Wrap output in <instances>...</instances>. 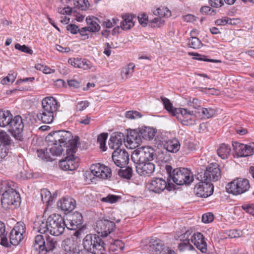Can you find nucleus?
<instances>
[{
  "label": "nucleus",
  "instance_id": "nucleus-1",
  "mask_svg": "<svg viewBox=\"0 0 254 254\" xmlns=\"http://www.w3.org/2000/svg\"><path fill=\"white\" fill-rule=\"evenodd\" d=\"M50 147V151L54 155H60L64 149L66 147V151L72 150L75 152L77 149V141L72 139V134L66 130H58L51 132L46 138Z\"/></svg>",
  "mask_w": 254,
  "mask_h": 254
},
{
  "label": "nucleus",
  "instance_id": "nucleus-2",
  "mask_svg": "<svg viewBox=\"0 0 254 254\" xmlns=\"http://www.w3.org/2000/svg\"><path fill=\"white\" fill-rule=\"evenodd\" d=\"M35 226H37V231L41 234L48 232L52 235L58 236L63 233L66 224L61 215L53 214L48 217L45 222L38 221L35 223Z\"/></svg>",
  "mask_w": 254,
  "mask_h": 254
},
{
  "label": "nucleus",
  "instance_id": "nucleus-3",
  "mask_svg": "<svg viewBox=\"0 0 254 254\" xmlns=\"http://www.w3.org/2000/svg\"><path fill=\"white\" fill-rule=\"evenodd\" d=\"M180 240L181 243L178 248L181 251L192 250L193 247L190 242L193 243L201 253H205L207 251V244L204 236L201 233H193L192 231H187L180 236Z\"/></svg>",
  "mask_w": 254,
  "mask_h": 254
},
{
  "label": "nucleus",
  "instance_id": "nucleus-4",
  "mask_svg": "<svg viewBox=\"0 0 254 254\" xmlns=\"http://www.w3.org/2000/svg\"><path fill=\"white\" fill-rule=\"evenodd\" d=\"M1 192H2L1 197L2 207L7 209H14L20 205L21 198L19 193L15 190L13 183L7 181L3 182L1 184Z\"/></svg>",
  "mask_w": 254,
  "mask_h": 254
},
{
  "label": "nucleus",
  "instance_id": "nucleus-5",
  "mask_svg": "<svg viewBox=\"0 0 254 254\" xmlns=\"http://www.w3.org/2000/svg\"><path fill=\"white\" fill-rule=\"evenodd\" d=\"M59 105L55 98L47 97L42 101V110L37 115L38 119L44 124H51L56 116Z\"/></svg>",
  "mask_w": 254,
  "mask_h": 254
},
{
  "label": "nucleus",
  "instance_id": "nucleus-6",
  "mask_svg": "<svg viewBox=\"0 0 254 254\" xmlns=\"http://www.w3.org/2000/svg\"><path fill=\"white\" fill-rule=\"evenodd\" d=\"M165 169L168 174V182L172 180L178 185H189L193 181V177L190 171L187 168L173 169L170 165H167ZM170 183L168 182V187Z\"/></svg>",
  "mask_w": 254,
  "mask_h": 254
},
{
  "label": "nucleus",
  "instance_id": "nucleus-7",
  "mask_svg": "<svg viewBox=\"0 0 254 254\" xmlns=\"http://www.w3.org/2000/svg\"><path fill=\"white\" fill-rule=\"evenodd\" d=\"M84 250L88 254H105L104 241L96 234L87 235L83 240Z\"/></svg>",
  "mask_w": 254,
  "mask_h": 254
},
{
  "label": "nucleus",
  "instance_id": "nucleus-8",
  "mask_svg": "<svg viewBox=\"0 0 254 254\" xmlns=\"http://www.w3.org/2000/svg\"><path fill=\"white\" fill-rule=\"evenodd\" d=\"M25 119H22L20 116H16L10 121L9 125L8 126L9 130L11 132L12 135L17 140L22 141L23 138L21 134L22 133L24 127L23 121L25 120L26 123L28 124H33L32 119L34 117L30 114H25L24 116Z\"/></svg>",
  "mask_w": 254,
  "mask_h": 254
},
{
  "label": "nucleus",
  "instance_id": "nucleus-9",
  "mask_svg": "<svg viewBox=\"0 0 254 254\" xmlns=\"http://www.w3.org/2000/svg\"><path fill=\"white\" fill-rule=\"evenodd\" d=\"M56 243L55 239L49 236L45 235L44 238L43 235H38L35 237L33 248L38 254H47L54 250Z\"/></svg>",
  "mask_w": 254,
  "mask_h": 254
},
{
  "label": "nucleus",
  "instance_id": "nucleus-10",
  "mask_svg": "<svg viewBox=\"0 0 254 254\" xmlns=\"http://www.w3.org/2000/svg\"><path fill=\"white\" fill-rule=\"evenodd\" d=\"M155 157V150L153 148L144 146L134 150L131 159L134 163L139 164L151 161Z\"/></svg>",
  "mask_w": 254,
  "mask_h": 254
},
{
  "label": "nucleus",
  "instance_id": "nucleus-11",
  "mask_svg": "<svg viewBox=\"0 0 254 254\" xmlns=\"http://www.w3.org/2000/svg\"><path fill=\"white\" fill-rule=\"evenodd\" d=\"M250 188V185L248 180L239 178L229 183L226 187V189L228 192L234 195H238L247 191Z\"/></svg>",
  "mask_w": 254,
  "mask_h": 254
},
{
  "label": "nucleus",
  "instance_id": "nucleus-12",
  "mask_svg": "<svg viewBox=\"0 0 254 254\" xmlns=\"http://www.w3.org/2000/svg\"><path fill=\"white\" fill-rule=\"evenodd\" d=\"M86 176H89L90 180L93 182L91 176H94L99 178L108 179L111 177V169L100 163L93 164L90 167V173H86Z\"/></svg>",
  "mask_w": 254,
  "mask_h": 254
},
{
  "label": "nucleus",
  "instance_id": "nucleus-13",
  "mask_svg": "<svg viewBox=\"0 0 254 254\" xmlns=\"http://www.w3.org/2000/svg\"><path fill=\"white\" fill-rule=\"evenodd\" d=\"M26 226L21 221L18 222L11 231L9 236L10 243L14 246L18 245L24 238Z\"/></svg>",
  "mask_w": 254,
  "mask_h": 254
},
{
  "label": "nucleus",
  "instance_id": "nucleus-14",
  "mask_svg": "<svg viewBox=\"0 0 254 254\" xmlns=\"http://www.w3.org/2000/svg\"><path fill=\"white\" fill-rule=\"evenodd\" d=\"M72 150L66 151L67 156L65 159L60 162L59 166L60 168L64 171H73L75 170L79 166V159L74 156V153Z\"/></svg>",
  "mask_w": 254,
  "mask_h": 254
},
{
  "label": "nucleus",
  "instance_id": "nucleus-15",
  "mask_svg": "<svg viewBox=\"0 0 254 254\" xmlns=\"http://www.w3.org/2000/svg\"><path fill=\"white\" fill-rule=\"evenodd\" d=\"M176 111H178L179 112L176 117L183 125L192 126L195 124V116L197 113L195 112V111L193 112L184 108H181L180 110Z\"/></svg>",
  "mask_w": 254,
  "mask_h": 254
},
{
  "label": "nucleus",
  "instance_id": "nucleus-16",
  "mask_svg": "<svg viewBox=\"0 0 254 254\" xmlns=\"http://www.w3.org/2000/svg\"><path fill=\"white\" fill-rule=\"evenodd\" d=\"M141 137L139 129L127 130L125 142L127 147L131 149L137 147L141 143Z\"/></svg>",
  "mask_w": 254,
  "mask_h": 254
},
{
  "label": "nucleus",
  "instance_id": "nucleus-17",
  "mask_svg": "<svg viewBox=\"0 0 254 254\" xmlns=\"http://www.w3.org/2000/svg\"><path fill=\"white\" fill-rule=\"evenodd\" d=\"M115 226L113 221L106 219L99 220L96 223L94 229L97 233L101 234V236L106 237L114 230Z\"/></svg>",
  "mask_w": 254,
  "mask_h": 254
},
{
  "label": "nucleus",
  "instance_id": "nucleus-18",
  "mask_svg": "<svg viewBox=\"0 0 254 254\" xmlns=\"http://www.w3.org/2000/svg\"><path fill=\"white\" fill-rule=\"evenodd\" d=\"M213 190L212 184L204 180L195 185L194 192L198 197H207L212 194Z\"/></svg>",
  "mask_w": 254,
  "mask_h": 254
},
{
  "label": "nucleus",
  "instance_id": "nucleus-19",
  "mask_svg": "<svg viewBox=\"0 0 254 254\" xmlns=\"http://www.w3.org/2000/svg\"><path fill=\"white\" fill-rule=\"evenodd\" d=\"M221 177L220 169L216 163H212L207 168L204 173V180L211 183L218 181Z\"/></svg>",
  "mask_w": 254,
  "mask_h": 254
},
{
  "label": "nucleus",
  "instance_id": "nucleus-20",
  "mask_svg": "<svg viewBox=\"0 0 254 254\" xmlns=\"http://www.w3.org/2000/svg\"><path fill=\"white\" fill-rule=\"evenodd\" d=\"M83 218L81 213L75 211L67 216L66 227L69 230H76L82 226Z\"/></svg>",
  "mask_w": 254,
  "mask_h": 254
},
{
  "label": "nucleus",
  "instance_id": "nucleus-21",
  "mask_svg": "<svg viewBox=\"0 0 254 254\" xmlns=\"http://www.w3.org/2000/svg\"><path fill=\"white\" fill-rule=\"evenodd\" d=\"M112 159L116 166L122 168L128 163L129 155L125 149L115 150L112 153Z\"/></svg>",
  "mask_w": 254,
  "mask_h": 254
},
{
  "label": "nucleus",
  "instance_id": "nucleus-22",
  "mask_svg": "<svg viewBox=\"0 0 254 254\" xmlns=\"http://www.w3.org/2000/svg\"><path fill=\"white\" fill-rule=\"evenodd\" d=\"M166 188L169 189L167 186L166 182L163 179L159 178H153L148 184V189L150 191L159 193Z\"/></svg>",
  "mask_w": 254,
  "mask_h": 254
},
{
  "label": "nucleus",
  "instance_id": "nucleus-23",
  "mask_svg": "<svg viewBox=\"0 0 254 254\" xmlns=\"http://www.w3.org/2000/svg\"><path fill=\"white\" fill-rule=\"evenodd\" d=\"M123 141H125L124 133L121 132H115L112 134L109 141V148L112 149H120Z\"/></svg>",
  "mask_w": 254,
  "mask_h": 254
},
{
  "label": "nucleus",
  "instance_id": "nucleus-24",
  "mask_svg": "<svg viewBox=\"0 0 254 254\" xmlns=\"http://www.w3.org/2000/svg\"><path fill=\"white\" fill-rule=\"evenodd\" d=\"M146 247V249L156 254H161L166 248L163 242L156 238H151Z\"/></svg>",
  "mask_w": 254,
  "mask_h": 254
},
{
  "label": "nucleus",
  "instance_id": "nucleus-25",
  "mask_svg": "<svg viewBox=\"0 0 254 254\" xmlns=\"http://www.w3.org/2000/svg\"><path fill=\"white\" fill-rule=\"evenodd\" d=\"M136 170L137 173L141 176H150L155 170V165L150 162L136 164Z\"/></svg>",
  "mask_w": 254,
  "mask_h": 254
},
{
  "label": "nucleus",
  "instance_id": "nucleus-26",
  "mask_svg": "<svg viewBox=\"0 0 254 254\" xmlns=\"http://www.w3.org/2000/svg\"><path fill=\"white\" fill-rule=\"evenodd\" d=\"M233 147L238 157H246L253 154V149L250 146L235 142L233 143Z\"/></svg>",
  "mask_w": 254,
  "mask_h": 254
},
{
  "label": "nucleus",
  "instance_id": "nucleus-27",
  "mask_svg": "<svg viewBox=\"0 0 254 254\" xmlns=\"http://www.w3.org/2000/svg\"><path fill=\"white\" fill-rule=\"evenodd\" d=\"M76 205V201L71 197H64L57 202V207L62 210L69 212L73 210Z\"/></svg>",
  "mask_w": 254,
  "mask_h": 254
},
{
  "label": "nucleus",
  "instance_id": "nucleus-28",
  "mask_svg": "<svg viewBox=\"0 0 254 254\" xmlns=\"http://www.w3.org/2000/svg\"><path fill=\"white\" fill-rule=\"evenodd\" d=\"M68 63L74 67L81 68L84 70L90 69L92 70H95V68L92 66L91 63L85 59L82 60L81 59L78 58H71L68 60Z\"/></svg>",
  "mask_w": 254,
  "mask_h": 254
},
{
  "label": "nucleus",
  "instance_id": "nucleus-29",
  "mask_svg": "<svg viewBox=\"0 0 254 254\" xmlns=\"http://www.w3.org/2000/svg\"><path fill=\"white\" fill-rule=\"evenodd\" d=\"M163 147L168 152L177 153L180 149V143L178 139L174 138L164 140L162 142Z\"/></svg>",
  "mask_w": 254,
  "mask_h": 254
},
{
  "label": "nucleus",
  "instance_id": "nucleus-30",
  "mask_svg": "<svg viewBox=\"0 0 254 254\" xmlns=\"http://www.w3.org/2000/svg\"><path fill=\"white\" fill-rule=\"evenodd\" d=\"M62 247L67 253L72 254H88L85 250H79L76 249L74 243L70 240H65L63 242Z\"/></svg>",
  "mask_w": 254,
  "mask_h": 254
},
{
  "label": "nucleus",
  "instance_id": "nucleus-31",
  "mask_svg": "<svg viewBox=\"0 0 254 254\" xmlns=\"http://www.w3.org/2000/svg\"><path fill=\"white\" fill-rule=\"evenodd\" d=\"M134 18H136V17L130 14H127L123 15V20L120 23L122 29L127 30L132 27L134 25Z\"/></svg>",
  "mask_w": 254,
  "mask_h": 254
},
{
  "label": "nucleus",
  "instance_id": "nucleus-32",
  "mask_svg": "<svg viewBox=\"0 0 254 254\" xmlns=\"http://www.w3.org/2000/svg\"><path fill=\"white\" fill-rule=\"evenodd\" d=\"M12 115L10 113V111H0V127H5L8 126L12 119Z\"/></svg>",
  "mask_w": 254,
  "mask_h": 254
},
{
  "label": "nucleus",
  "instance_id": "nucleus-33",
  "mask_svg": "<svg viewBox=\"0 0 254 254\" xmlns=\"http://www.w3.org/2000/svg\"><path fill=\"white\" fill-rule=\"evenodd\" d=\"M139 129L141 138H143L146 140H152L154 137L156 133L154 128L150 127H144Z\"/></svg>",
  "mask_w": 254,
  "mask_h": 254
},
{
  "label": "nucleus",
  "instance_id": "nucleus-34",
  "mask_svg": "<svg viewBox=\"0 0 254 254\" xmlns=\"http://www.w3.org/2000/svg\"><path fill=\"white\" fill-rule=\"evenodd\" d=\"M198 117L201 119H209L212 117L216 113L215 110L211 108H201L199 111H195Z\"/></svg>",
  "mask_w": 254,
  "mask_h": 254
},
{
  "label": "nucleus",
  "instance_id": "nucleus-35",
  "mask_svg": "<svg viewBox=\"0 0 254 254\" xmlns=\"http://www.w3.org/2000/svg\"><path fill=\"white\" fill-rule=\"evenodd\" d=\"M88 25L89 32H95L100 30V26L98 24L99 19L95 17H87L86 19Z\"/></svg>",
  "mask_w": 254,
  "mask_h": 254
},
{
  "label": "nucleus",
  "instance_id": "nucleus-36",
  "mask_svg": "<svg viewBox=\"0 0 254 254\" xmlns=\"http://www.w3.org/2000/svg\"><path fill=\"white\" fill-rule=\"evenodd\" d=\"M161 101L164 106L165 109L172 116L176 117L178 113V111L181 108H174L170 101L166 97H161Z\"/></svg>",
  "mask_w": 254,
  "mask_h": 254
},
{
  "label": "nucleus",
  "instance_id": "nucleus-37",
  "mask_svg": "<svg viewBox=\"0 0 254 254\" xmlns=\"http://www.w3.org/2000/svg\"><path fill=\"white\" fill-rule=\"evenodd\" d=\"M217 151L218 156L222 159H224L227 158L229 155L231 151V148L230 145L228 144L223 143L220 145Z\"/></svg>",
  "mask_w": 254,
  "mask_h": 254
},
{
  "label": "nucleus",
  "instance_id": "nucleus-38",
  "mask_svg": "<svg viewBox=\"0 0 254 254\" xmlns=\"http://www.w3.org/2000/svg\"><path fill=\"white\" fill-rule=\"evenodd\" d=\"M5 225L0 221V244L4 247H8L9 243L7 238L5 236Z\"/></svg>",
  "mask_w": 254,
  "mask_h": 254
},
{
  "label": "nucleus",
  "instance_id": "nucleus-39",
  "mask_svg": "<svg viewBox=\"0 0 254 254\" xmlns=\"http://www.w3.org/2000/svg\"><path fill=\"white\" fill-rule=\"evenodd\" d=\"M134 65L133 64H129L127 66L123 67L121 71V75L123 79L128 78L129 75H131L134 72Z\"/></svg>",
  "mask_w": 254,
  "mask_h": 254
},
{
  "label": "nucleus",
  "instance_id": "nucleus-40",
  "mask_svg": "<svg viewBox=\"0 0 254 254\" xmlns=\"http://www.w3.org/2000/svg\"><path fill=\"white\" fill-rule=\"evenodd\" d=\"M153 13L155 15L162 17H168L171 15V11L167 7L163 6L157 8Z\"/></svg>",
  "mask_w": 254,
  "mask_h": 254
},
{
  "label": "nucleus",
  "instance_id": "nucleus-41",
  "mask_svg": "<svg viewBox=\"0 0 254 254\" xmlns=\"http://www.w3.org/2000/svg\"><path fill=\"white\" fill-rule=\"evenodd\" d=\"M41 196L43 203H47L48 205L50 204V202L53 200V197L52 196L51 193L47 189L41 190Z\"/></svg>",
  "mask_w": 254,
  "mask_h": 254
},
{
  "label": "nucleus",
  "instance_id": "nucleus-42",
  "mask_svg": "<svg viewBox=\"0 0 254 254\" xmlns=\"http://www.w3.org/2000/svg\"><path fill=\"white\" fill-rule=\"evenodd\" d=\"M74 7L81 10H85L89 6L88 0H73Z\"/></svg>",
  "mask_w": 254,
  "mask_h": 254
},
{
  "label": "nucleus",
  "instance_id": "nucleus-43",
  "mask_svg": "<svg viewBox=\"0 0 254 254\" xmlns=\"http://www.w3.org/2000/svg\"><path fill=\"white\" fill-rule=\"evenodd\" d=\"M118 174L122 178L130 179L132 177V170L131 168L127 167L125 169H120Z\"/></svg>",
  "mask_w": 254,
  "mask_h": 254
},
{
  "label": "nucleus",
  "instance_id": "nucleus-44",
  "mask_svg": "<svg viewBox=\"0 0 254 254\" xmlns=\"http://www.w3.org/2000/svg\"><path fill=\"white\" fill-rule=\"evenodd\" d=\"M125 244L124 243L120 240H115L113 243H111V245L109 247L110 251H117L118 250H123L124 249Z\"/></svg>",
  "mask_w": 254,
  "mask_h": 254
},
{
  "label": "nucleus",
  "instance_id": "nucleus-45",
  "mask_svg": "<svg viewBox=\"0 0 254 254\" xmlns=\"http://www.w3.org/2000/svg\"><path fill=\"white\" fill-rule=\"evenodd\" d=\"M189 54L191 56H194L196 57L194 58V59L198 60L199 61H202L205 62H209L211 63H221V61L218 60L209 59L206 58V56L204 55H201L197 53H189Z\"/></svg>",
  "mask_w": 254,
  "mask_h": 254
},
{
  "label": "nucleus",
  "instance_id": "nucleus-46",
  "mask_svg": "<svg viewBox=\"0 0 254 254\" xmlns=\"http://www.w3.org/2000/svg\"><path fill=\"white\" fill-rule=\"evenodd\" d=\"M0 141L3 145H8L11 143V139L9 135L4 131L0 129Z\"/></svg>",
  "mask_w": 254,
  "mask_h": 254
},
{
  "label": "nucleus",
  "instance_id": "nucleus-47",
  "mask_svg": "<svg viewBox=\"0 0 254 254\" xmlns=\"http://www.w3.org/2000/svg\"><path fill=\"white\" fill-rule=\"evenodd\" d=\"M188 44L190 48L193 49H199L202 46L200 40L195 37H191L189 40Z\"/></svg>",
  "mask_w": 254,
  "mask_h": 254
},
{
  "label": "nucleus",
  "instance_id": "nucleus-48",
  "mask_svg": "<svg viewBox=\"0 0 254 254\" xmlns=\"http://www.w3.org/2000/svg\"><path fill=\"white\" fill-rule=\"evenodd\" d=\"M108 137L107 133H102L99 134L97 138V142L100 145V148L103 151H105L106 149V140Z\"/></svg>",
  "mask_w": 254,
  "mask_h": 254
},
{
  "label": "nucleus",
  "instance_id": "nucleus-49",
  "mask_svg": "<svg viewBox=\"0 0 254 254\" xmlns=\"http://www.w3.org/2000/svg\"><path fill=\"white\" fill-rule=\"evenodd\" d=\"M187 104L190 108H193L196 111H199L200 109L201 108L200 102L197 99L193 98L192 100H190Z\"/></svg>",
  "mask_w": 254,
  "mask_h": 254
},
{
  "label": "nucleus",
  "instance_id": "nucleus-50",
  "mask_svg": "<svg viewBox=\"0 0 254 254\" xmlns=\"http://www.w3.org/2000/svg\"><path fill=\"white\" fill-rule=\"evenodd\" d=\"M35 67L37 70L42 71L45 74H50L55 72L54 69H51L49 67L41 64H36Z\"/></svg>",
  "mask_w": 254,
  "mask_h": 254
},
{
  "label": "nucleus",
  "instance_id": "nucleus-51",
  "mask_svg": "<svg viewBox=\"0 0 254 254\" xmlns=\"http://www.w3.org/2000/svg\"><path fill=\"white\" fill-rule=\"evenodd\" d=\"M8 149L4 145L0 144V163L6 160L8 155Z\"/></svg>",
  "mask_w": 254,
  "mask_h": 254
},
{
  "label": "nucleus",
  "instance_id": "nucleus-52",
  "mask_svg": "<svg viewBox=\"0 0 254 254\" xmlns=\"http://www.w3.org/2000/svg\"><path fill=\"white\" fill-rule=\"evenodd\" d=\"M120 198V197L115 195L109 194L106 197L102 198L101 200L103 202L113 203L116 202Z\"/></svg>",
  "mask_w": 254,
  "mask_h": 254
},
{
  "label": "nucleus",
  "instance_id": "nucleus-53",
  "mask_svg": "<svg viewBox=\"0 0 254 254\" xmlns=\"http://www.w3.org/2000/svg\"><path fill=\"white\" fill-rule=\"evenodd\" d=\"M126 117L129 119H136L141 117V114L137 111H129L126 113Z\"/></svg>",
  "mask_w": 254,
  "mask_h": 254
},
{
  "label": "nucleus",
  "instance_id": "nucleus-54",
  "mask_svg": "<svg viewBox=\"0 0 254 254\" xmlns=\"http://www.w3.org/2000/svg\"><path fill=\"white\" fill-rule=\"evenodd\" d=\"M16 73L14 72L12 73H9L6 77L2 79V83L4 84L13 82L16 78Z\"/></svg>",
  "mask_w": 254,
  "mask_h": 254
},
{
  "label": "nucleus",
  "instance_id": "nucleus-55",
  "mask_svg": "<svg viewBox=\"0 0 254 254\" xmlns=\"http://www.w3.org/2000/svg\"><path fill=\"white\" fill-rule=\"evenodd\" d=\"M200 11L202 14H205L210 15H214L216 14V11L212 9L209 6H203L201 7Z\"/></svg>",
  "mask_w": 254,
  "mask_h": 254
},
{
  "label": "nucleus",
  "instance_id": "nucleus-56",
  "mask_svg": "<svg viewBox=\"0 0 254 254\" xmlns=\"http://www.w3.org/2000/svg\"><path fill=\"white\" fill-rule=\"evenodd\" d=\"M137 19L139 23L142 26L144 27L147 25L148 22V16L146 14L144 13L139 14L137 16Z\"/></svg>",
  "mask_w": 254,
  "mask_h": 254
},
{
  "label": "nucleus",
  "instance_id": "nucleus-57",
  "mask_svg": "<svg viewBox=\"0 0 254 254\" xmlns=\"http://www.w3.org/2000/svg\"><path fill=\"white\" fill-rule=\"evenodd\" d=\"M214 219V216L212 213L208 212L204 214L202 216V221L204 223H209L211 222Z\"/></svg>",
  "mask_w": 254,
  "mask_h": 254
},
{
  "label": "nucleus",
  "instance_id": "nucleus-58",
  "mask_svg": "<svg viewBox=\"0 0 254 254\" xmlns=\"http://www.w3.org/2000/svg\"><path fill=\"white\" fill-rule=\"evenodd\" d=\"M15 48L22 52L28 53L29 54H32L33 53V51L25 45L21 46L19 44L17 43L15 45Z\"/></svg>",
  "mask_w": 254,
  "mask_h": 254
},
{
  "label": "nucleus",
  "instance_id": "nucleus-59",
  "mask_svg": "<svg viewBox=\"0 0 254 254\" xmlns=\"http://www.w3.org/2000/svg\"><path fill=\"white\" fill-rule=\"evenodd\" d=\"M89 105V102L87 101H81L78 103L76 106V109L78 111H81L85 109Z\"/></svg>",
  "mask_w": 254,
  "mask_h": 254
},
{
  "label": "nucleus",
  "instance_id": "nucleus-60",
  "mask_svg": "<svg viewBox=\"0 0 254 254\" xmlns=\"http://www.w3.org/2000/svg\"><path fill=\"white\" fill-rule=\"evenodd\" d=\"M58 11L59 13L63 15H69L72 11V8L69 6L64 7H59Z\"/></svg>",
  "mask_w": 254,
  "mask_h": 254
},
{
  "label": "nucleus",
  "instance_id": "nucleus-61",
  "mask_svg": "<svg viewBox=\"0 0 254 254\" xmlns=\"http://www.w3.org/2000/svg\"><path fill=\"white\" fill-rule=\"evenodd\" d=\"M66 30L73 34H76L77 32L79 31L78 27L76 25L73 24H70L67 25L66 26Z\"/></svg>",
  "mask_w": 254,
  "mask_h": 254
},
{
  "label": "nucleus",
  "instance_id": "nucleus-62",
  "mask_svg": "<svg viewBox=\"0 0 254 254\" xmlns=\"http://www.w3.org/2000/svg\"><path fill=\"white\" fill-rule=\"evenodd\" d=\"M209 4L213 7H219L223 5L222 0H209Z\"/></svg>",
  "mask_w": 254,
  "mask_h": 254
},
{
  "label": "nucleus",
  "instance_id": "nucleus-63",
  "mask_svg": "<svg viewBox=\"0 0 254 254\" xmlns=\"http://www.w3.org/2000/svg\"><path fill=\"white\" fill-rule=\"evenodd\" d=\"M91 121V118L88 116H86L82 118L77 120V122L80 124L84 125H87L90 124Z\"/></svg>",
  "mask_w": 254,
  "mask_h": 254
},
{
  "label": "nucleus",
  "instance_id": "nucleus-64",
  "mask_svg": "<svg viewBox=\"0 0 254 254\" xmlns=\"http://www.w3.org/2000/svg\"><path fill=\"white\" fill-rule=\"evenodd\" d=\"M89 31V29L87 28V27H85L82 28L81 29H79V33L82 37L83 39H87L88 38V35L87 32Z\"/></svg>",
  "mask_w": 254,
  "mask_h": 254
}]
</instances>
